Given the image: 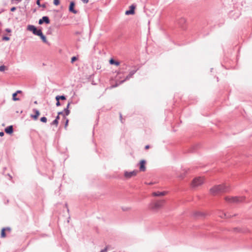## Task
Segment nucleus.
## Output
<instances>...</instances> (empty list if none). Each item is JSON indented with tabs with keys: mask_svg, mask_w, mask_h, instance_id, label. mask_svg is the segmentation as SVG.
I'll use <instances>...</instances> for the list:
<instances>
[{
	"mask_svg": "<svg viewBox=\"0 0 252 252\" xmlns=\"http://www.w3.org/2000/svg\"><path fill=\"white\" fill-rule=\"evenodd\" d=\"M135 7L136 6L134 5V4H132L130 6L129 8H130V9L129 10H126V12H125V14L126 15H133L134 14L135 12H134V9L135 8Z\"/></svg>",
	"mask_w": 252,
	"mask_h": 252,
	"instance_id": "nucleus-8",
	"label": "nucleus"
},
{
	"mask_svg": "<svg viewBox=\"0 0 252 252\" xmlns=\"http://www.w3.org/2000/svg\"><path fill=\"white\" fill-rule=\"evenodd\" d=\"M109 63L111 64H115L116 66H118L120 65V62H119L118 61H115L113 59H111V60H110Z\"/></svg>",
	"mask_w": 252,
	"mask_h": 252,
	"instance_id": "nucleus-15",
	"label": "nucleus"
},
{
	"mask_svg": "<svg viewBox=\"0 0 252 252\" xmlns=\"http://www.w3.org/2000/svg\"><path fill=\"white\" fill-rule=\"evenodd\" d=\"M167 193V191H156L154 192L152 194V195L154 196H164Z\"/></svg>",
	"mask_w": 252,
	"mask_h": 252,
	"instance_id": "nucleus-10",
	"label": "nucleus"
},
{
	"mask_svg": "<svg viewBox=\"0 0 252 252\" xmlns=\"http://www.w3.org/2000/svg\"><path fill=\"white\" fill-rule=\"evenodd\" d=\"M126 68L127 65L126 64H124L123 66L121 68L120 70L118 72V74L123 73V71L126 70Z\"/></svg>",
	"mask_w": 252,
	"mask_h": 252,
	"instance_id": "nucleus-17",
	"label": "nucleus"
},
{
	"mask_svg": "<svg viewBox=\"0 0 252 252\" xmlns=\"http://www.w3.org/2000/svg\"><path fill=\"white\" fill-rule=\"evenodd\" d=\"M40 0H37V1H36V4H37L39 6H40Z\"/></svg>",
	"mask_w": 252,
	"mask_h": 252,
	"instance_id": "nucleus-33",
	"label": "nucleus"
},
{
	"mask_svg": "<svg viewBox=\"0 0 252 252\" xmlns=\"http://www.w3.org/2000/svg\"><path fill=\"white\" fill-rule=\"evenodd\" d=\"M5 31H6V32H11V30H10V29H6L5 30Z\"/></svg>",
	"mask_w": 252,
	"mask_h": 252,
	"instance_id": "nucleus-37",
	"label": "nucleus"
},
{
	"mask_svg": "<svg viewBox=\"0 0 252 252\" xmlns=\"http://www.w3.org/2000/svg\"><path fill=\"white\" fill-rule=\"evenodd\" d=\"M56 101H57V102H56V106H59L61 105V103L60 102V100L59 99H56Z\"/></svg>",
	"mask_w": 252,
	"mask_h": 252,
	"instance_id": "nucleus-28",
	"label": "nucleus"
},
{
	"mask_svg": "<svg viewBox=\"0 0 252 252\" xmlns=\"http://www.w3.org/2000/svg\"><path fill=\"white\" fill-rule=\"evenodd\" d=\"M220 218H223V217H229L230 216L228 215H227L225 213H222V215H220Z\"/></svg>",
	"mask_w": 252,
	"mask_h": 252,
	"instance_id": "nucleus-24",
	"label": "nucleus"
},
{
	"mask_svg": "<svg viewBox=\"0 0 252 252\" xmlns=\"http://www.w3.org/2000/svg\"><path fill=\"white\" fill-rule=\"evenodd\" d=\"M71 103V101H69V102H68V104H67V106H66V107L65 108H67V109H69V105H70Z\"/></svg>",
	"mask_w": 252,
	"mask_h": 252,
	"instance_id": "nucleus-31",
	"label": "nucleus"
},
{
	"mask_svg": "<svg viewBox=\"0 0 252 252\" xmlns=\"http://www.w3.org/2000/svg\"><path fill=\"white\" fill-rule=\"evenodd\" d=\"M58 124V121L57 120H54L51 123V125H55L57 126Z\"/></svg>",
	"mask_w": 252,
	"mask_h": 252,
	"instance_id": "nucleus-25",
	"label": "nucleus"
},
{
	"mask_svg": "<svg viewBox=\"0 0 252 252\" xmlns=\"http://www.w3.org/2000/svg\"><path fill=\"white\" fill-rule=\"evenodd\" d=\"M136 72V70H132L128 74V75L127 76H126V78L123 80H122L121 81L119 84H118L117 83H116V84L113 86V87H117L119 85L123 83V82H124L126 80H127L128 79H129L130 78H131L132 77V76L135 73V72Z\"/></svg>",
	"mask_w": 252,
	"mask_h": 252,
	"instance_id": "nucleus-6",
	"label": "nucleus"
},
{
	"mask_svg": "<svg viewBox=\"0 0 252 252\" xmlns=\"http://www.w3.org/2000/svg\"><path fill=\"white\" fill-rule=\"evenodd\" d=\"M68 119H66V122H65V125H64V127L65 128H66L67 125H68Z\"/></svg>",
	"mask_w": 252,
	"mask_h": 252,
	"instance_id": "nucleus-30",
	"label": "nucleus"
},
{
	"mask_svg": "<svg viewBox=\"0 0 252 252\" xmlns=\"http://www.w3.org/2000/svg\"><path fill=\"white\" fill-rule=\"evenodd\" d=\"M17 95V93H14V94H12V99L14 101H17V100H19V98L16 97Z\"/></svg>",
	"mask_w": 252,
	"mask_h": 252,
	"instance_id": "nucleus-20",
	"label": "nucleus"
},
{
	"mask_svg": "<svg viewBox=\"0 0 252 252\" xmlns=\"http://www.w3.org/2000/svg\"><path fill=\"white\" fill-rule=\"evenodd\" d=\"M75 3L73 1H71L70 3L69 10L70 12L73 13L74 14H76L77 11L74 9Z\"/></svg>",
	"mask_w": 252,
	"mask_h": 252,
	"instance_id": "nucleus-12",
	"label": "nucleus"
},
{
	"mask_svg": "<svg viewBox=\"0 0 252 252\" xmlns=\"http://www.w3.org/2000/svg\"><path fill=\"white\" fill-rule=\"evenodd\" d=\"M5 131L6 133L11 134L13 131V126H7L5 128Z\"/></svg>",
	"mask_w": 252,
	"mask_h": 252,
	"instance_id": "nucleus-14",
	"label": "nucleus"
},
{
	"mask_svg": "<svg viewBox=\"0 0 252 252\" xmlns=\"http://www.w3.org/2000/svg\"><path fill=\"white\" fill-rule=\"evenodd\" d=\"M245 198L243 197H229L226 196L225 200L226 202L230 203H238L242 202L244 200Z\"/></svg>",
	"mask_w": 252,
	"mask_h": 252,
	"instance_id": "nucleus-2",
	"label": "nucleus"
},
{
	"mask_svg": "<svg viewBox=\"0 0 252 252\" xmlns=\"http://www.w3.org/2000/svg\"><path fill=\"white\" fill-rule=\"evenodd\" d=\"M38 36L40 37L41 39L42 40L43 42L46 43L48 42L46 37L43 34L42 32H41V34H39Z\"/></svg>",
	"mask_w": 252,
	"mask_h": 252,
	"instance_id": "nucleus-18",
	"label": "nucleus"
},
{
	"mask_svg": "<svg viewBox=\"0 0 252 252\" xmlns=\"http://www.w3.org/2000/svg\"><path fill=\"white\" fill-rule=\"evenodd\" d=\"M5 66L3 65L0 66V71H4L5 69Z\"/></svg>",
	"mask_w": 252,
	"mask_h": 252,
	"instance_id": "nucleus-23",
	"label": "nucleus"
},
{
	"mask_svg": "<svg viewBox=\"0 0 252 252\" xmlns=\"http://www.w3.org/2000/svg\"><path fill=\"white\" fill-rule=\"evenodd\" d=\"M33 111L35 113V115H32L31 117L34 120H36L40 114L39 111L36 109H33Z\"/></svg>",
	"mask_w": 252,
	"mask_h": 252,
	"instance_id": "nucleus-13",
	"label": "nucleus"
},
{
	"mask_svg": "<svg viewBox=\"0 0 252 252\" xmlns=\"http://www.w3.org/2000/svg\"><path fill=\"white\" fill-rule=\"evenodd\" d=\"M146 161L145 160H142L140 161L139 164V169L141 171H145L146 170L145 167Z\"/></svg>",
	"mask_w": 252,
	"mask_h": 252,
	"instance_id": "nucleus-11",
	"label": "nucleus"
},
{
	"mask_svg": "<svg viewBox=\"0 0 252 252\" xmlns=\"http://www.w3.org/2000/svg\"><path fill=\"white\" fill-rule=\"evenodd\" d=\"M4 135L3 132H0V136H3Z\"/></svg>",
	"mask_w": 252,
	"mask_h": 252,
	"instance_id": "nucleus-39",
	"label": "nucleus"
},
{
	"mask_svg": "<svg viewBox=\"0 0 252 252\" xmlns=\"http://www.w3.org/2000/svg\"><path fill=\"white\" fill-rule=\"evenodd\" d=\"M123 209V210H124V211L127 210V209Z\"/></svg>",
	"mask_w": 252,
	"mask_h": 252,
	"instance_id": "nucleus-42",
	"label": "nucleus"
},
{
	"mask_svg": "<svg viewBox=\"0 0 252 252\" xmlns=\"http://www.w3.org/2000/svg\"><path fill=\"white\" fill-rule=\"evenodd\" d=\"M138 173L137 170H133L131 172L126 171L125 172V177L126 178H130L133 176H135Z\"/></svg>",
	"mask_w": 252,
	"mask_h": 252,
	"instance_id": "nucleus-7",
	"label": "nucleus"
},
{
	"mask_svg": "<svg viewBox=\"0 0 252 252\" xmlns=\"http://www.w3.org/2000/svg\"><path fill=\"white\" fill-rule=\"evenodd\" d=\"M204 182V179L203 177H196L193 180L191 183V186L193 188H196L202 185Z\"/></svg>",
	"mask_w": 252,
	"mask_h": 252,
	"instance_id": "nucleus-4",
	"label": "nucleus"
},
{
	"mask_svg": "<svg viewBox=\"0 0 252 252\" xmlns=\"http://www.w3.org/2000/svg\"><path fill=\"white\" fill-rule=\"evenodd\" d=\"M149 148V145H147L145 146V149H148Z\"/></svg>",
	"mask_w": 252,
	"mask_h": 252,
	"instance_id": "nucleus-41",
	"label": "nucleus"
},
{
	"mask_svg": "<svg viewBox=\"0 0 252 252\" xmlns=\"http://www.w3.org/2000/svg\"><path fill=\"white\" fill-rule=\"evenodd\" d=\"M165 203L164 200H158L150 205V208L153 210H158L161 208Z\"/></svg>",
	"mask_w": 252,
	"mask_h": 252,
	"instance_id": "nucleus-3",
	"label": "nucleus"
},
{
	"mask_svg": "<svg viewBox=\"0 0 252 252\" xmlns=\"http://www.w3.org/2000/svg\"><path fill=\"white\" fill-rule=\"evenodd\" d=\"M81 1L84 3H87L89 2V0H81Z\"/></svg>",
	"mask_w": 252,
	"mask_h": 252,
	"instance_id": "nucleus-34",
	"label": "nucleus"
},
{
	"mask_svg": "<svg viewBox=\"0 0 252 252\" xmlns=\"http://www.w3.org/2000/svg\"><path fill=\"white\" fill-rule=\"evenodd\" d=\"M77 60V58L76 57H73L71 58V63H73L74 61Z\"/></svg>",
	"mask_w": 252,
	"mask_h": 252,
	"instance_id": "nucleus-29",
	"label": "nucleus"
},
{
	"mask_svg": "<svg viewBox=\"0 0 252 252\" xmlns=\"http://www.w3.org/2000/svg\"><path fill=\"white\" fill-rule=\"evenodd\" d=\"M45 22L46 24L50 23V20L47 16H43L41 19H39L38 23L41 25Z\"/></svg>",
	"mask_w": 252,
	"mask_h": 252,
	"instance_id": "nucleus-9",
	"label": "nucleus"
},
{
	"mask_svg": "<svg viewBox=\"0 0 252 252\" xmlns=\"http://www.w3.org/2000/svg\"><path fill=\"white\" fill-rule=\"evenodd\" d=\"M5 230H10V229L9 227H7V228H3L2 229L1 232V237H2V238L5 237V236H6L5 233Z\"/></svg>",
	"mask_w": 252,
	"mask_h": 252,
	"instance_id": "nucleus-16",
	"label": "nucleus"
},
{
	"mask_svg": "<svg viewBox=\"0 0 252 252\" xmlns=\"http://www.w3.org/2000/svg\"><path fill=\"white\" fill-rule=\"evenodd\" d=\"M229 190V187L226 184L215 186L210 189L211 194L215 195L223 192H225Z\"/></svg>",
	"mask_w": 252,
	"mask_h": 252,
	"instance_id": "nucleus-1",
	"label": "nucleus"
},
{
	"mask_svg": "<svg viewBox=\"0 0 252 252\" xmlns=\"http://www.w3.org/2000/svg\"><path fill=\"white\" fill-rule=\"evenodd\" d=\"M63 111L64 116H67L69 114L70 111L69 110V109H67V108H65Z\"/></svg>",
	"mask_w": 252,
	"mask_h": 252,
	"instance_id": "nucleus-21",
	"label": "nucleus"
},
{
	"mask_svg": "<svg viewBox=\"0 0 252 252\" xmlns=\"http://www.w3.org/2000/svg\"><path fill=\"white\" fill-rule=\"evenodd\" d=\"M60 3V0H54V4L55 5H58Z\"/></svg>",
	"mask_w": 252,
	"mask_h": 252,
	"instance_id": "nucleus-26",
	"label": "nucleus"
},
{
	"mask_svg": "<svg viewBox=\"0 0 252 252\" xmlns=\"http://www.w3.org/2000/svg\"><path fill=\"white\" fill-rule=\"evenodd\" d=\"M22 93V91H20V90H18V91H17L15 93H17V94H20V93Z\"/></svg>",
	"mask_w": 252,
	"mask_h": 252,
	"instance_id": "nucleus-38",
	"label": "nucleus"
},
{
	"mask_svg": "<svg viewBox=\"0 0 252 252\" xmlns=\"http://www.w3.org/2000/svg\"><path fill=\"white\" fill-rule=\"evenodd\" d=\"M41 122L46 123L47 122V118L45 117H43L40 118Z\"/></svg>",
	"mask_w": 252,
	"mask_h": 252,
	"instance_id": "nucleus-22",
	"label": "nucleus"
},
{
	"mask_svg": "<svg viewBox=\"0 0 252 252\" xmlns=\"http://www.w3.org/2000/svg\"><path fill=\"white\" fill-rule=\"evenodd\" d=\"M46 4L45 3H44V4H40V7H41L42 8H46Z\"/></svg>",
	"mask_w": 252,
	"mask_h": 252,
	"instance_id": "nucleus-32",
	"label": "nucleus"
},
{
	"mask_svg": "<svg viewBox=\"0 0 252 252\" xmlns=\"http://www.w3.org/2000/svg\"><path fill=\"white\" fill-rule=\"evenodd\" d=\"M9 39H10V38H9V37H8V36H3V37H2V40H3L8 41V40H9Z\"/></svg>",
	"mask_w": 252,
	"mask_h": 252,
	"instance_id": "nucleus-27",
	"label": "nucleus"
},
{
	"mask_svg": "<svg viewBox=\"0 0 252 252\" xmlns=\"http://www.w3.org/2000/svg\"><path fill=\"white\" fill-rule=\"evenodd\" d=\"M59 119H60V117H59V115H58L56 117V118L55 120H57L58 121Z\"/></svg>",
	"mask_w": 252,
	"mask_h": 252,
	"instance_id": "nucleus-40",
	"label": "nucleus"
},
{
	"mask_svg": "<svg viewBox=\"0 0 252 252\" xmlns=\"http://www.w3.org/2000/svg\"><path fill=\"white\" fill-rule=\"evenodd\" d=\"M16 10V7H13L11 8L10 10L11 11H14L15 10Z\"/></svg>",
	"mask_w": 252,
	"mask_h": 252,
	"instance_id": "nucleus-36",
	"label": "nucleus"
},
{
	"mask_svg": "<svg viewBox=\"0 0 252 252\" xmlns=\"http://www.w3.org/2000/svg\"><path fill=\"white\" fill-rule=\"evenodd\" d=\"M58 115H63V116H64V114L63 113V112H60L58 113Z\"/></svg>",
	"mask_w": 252,
	"mask_h": 252,
	"instance_id": "nucleus-35",
	"label": "nucleus"
},
{
	"mask_svg": "<svg viewBox=\"0 0 252 252\" xmlns=\"http://www.w3.org/2000/svg\"><path fill=\"white\" fill-rule=\"evenodd\" d=\"M27 30L29 31L32 32V33L36 35H39L42 32L41 30H37L35 27L33 25H28L27 27Z\"/></svg>",
	"mask_w": 252,
	"mask_h": 252,
	"instance_id": "nucleus-5",
	"label": "nucleus"
},
{
	"mask_svg": "<svg viewBox=\"0 0 252 252\" xmlns=\"http://www.w3.org/2000/svg\"><path fill=\"white\" fill-rule=\"evenodd\" d=\"M55 98L56 99L65 100L66 97L64 95H57Z\"/></svg>",
	"mask_w": 252,
	"mask_h": 252,
	"instance_id": "nucleus-19",
	"label": "nucleus"
}]
</instances>
